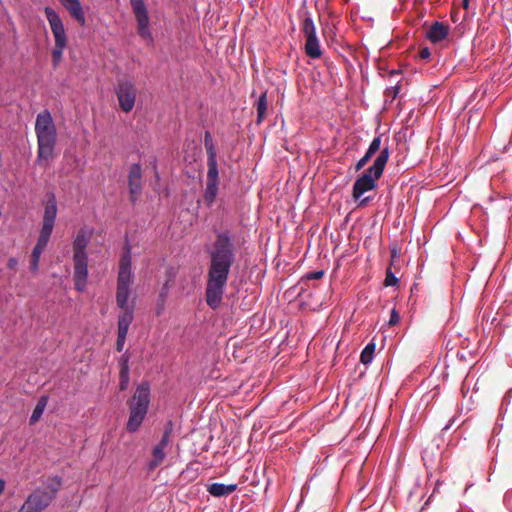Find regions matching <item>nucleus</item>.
Here are the masks:
<instances>
[{
	"label": "nucleus",
	"instance_id": "obj_23",
	"mask_svg": "<svg viewBox=\"0 0 512 512\" xmlns=\"http://www.w3.org/2000/svg\"><path fill=\"white\" fill-rule=\"evenodd\" d=\"M47 402H48V398L46 396H42L38 400L32 414L30 416L29 422L31 425H34L35 423H37L39 421V419L41 418V416L46 408Z\"/></svg>",
	"mask_w": 512,
	"mask_h": 512
},
{
	"label": "nucleus",
	"instance_id": "obj_28",
	"mask_svg": "<svg viewBox=\"0 0 512 512\" xmlns=\"http://www.w3.org/2000/svg\"><path fill=\"white\" fill-rule=\"evenodd\" d=\"M381 146V136H376L370 143L367 153L373 156L377 151L380 150Z\"/></svg>",
	"mask_w": 512,
	"mask_h": 512
},
{
	"label": "nucleus",
	"instance_id": "obj_13",
	"mask_svg": "<svg viewBox=\"0 0 512 512\" xmlns=\"http://www.w3.org/2000/svg\"><path fill=\"white\" fill-rule=\"evenodd\" d=\"M219 186V171L218 167H208L207 170V184L204 190L203 199L208 207H211L215 202L218 194Z\"/></svg>",
	"mask_w": 512,
	"mask_h": 512
},
{
	"label": "nucleus",
	"instance_id": "obj_1",
	"mask_svg": "<svg viewBox=\"0 0 512 512\" xmlns=\"http://www.w3.org/2000/svg\"><path fill=\"white\" fill-rule=\"evenodd\" d=\"M209 266L207 271L205 300L207 305L216 310L220 307L231 267L236 258L234 235L229 230L216 233V238L208 249Z\"/></svg>",
	"mask_w": 512,
	"mask_h": 512
},
{
	"label": "nucleus",
	"instance_id": "obj_10",
	"mask_svg": "<svg viewBox=\"0 0 512 512\" xmlns=\"http://www.w3.org/2000/svg\"><path fill=\"white\" fill-rule=\"evenodd\" d=\"M302 32L306 37L305 53L312 59H318L322 55L320 42L316 35V27L310 16L305 17L302 23Z\"/></svg>",
	"mask_w": 512,
	"mask_h": 512
},
{
	"label": "nucleus",
	"instance_id": "obj_12",
	"mask_svg": "<svg viewBox=\"0 0 512 512\" xmlns=\"http://www.w3.org/2000/svg\"><path fill=\"white\" fill-rule=\"evenodd\" d=\"M131 245L126 243L119 263L117 285L130 286L132 279Z\"/></svg>",
	"mask_w": 512,
	"mask_h": 512
},
{
	"label": "nucleus",
	"instance_id": "obj_34",
	"mask_svg": "<svg viewBox=\"0 0 512 512\" xmlns=\"http://www.w3.org/2000/svg\"><path fill=\"white\" fill-rule=\"evenodd\" d=\"M324 275V271L322 270H319V271H313V272H309L306 274V278L308 280H318V279H321Z\"/></svg>",
	"mask_w": 512,
	"mask_h": 512
},
{
	"label": "nucleus",
	"instance_id": "obj_6",
	"mask_svg": "<svg viewBox=\"0 0 512 512\" xmlns=\"http://www.w3.org/2000/svg\"><path fill=\"white\" fill-rule=\"evenodd\" d=\"M45 15L55 39V47L52 50V62L54 67H56L62 59L63 51L67 45V37L63 22L57 12L51 7H46Z\"/></svg>",
	"mask_w": 512,
	"mask_h": 512
},
{
	"label": "nucleus",
	"instance_id": "obj_19",
	"mask_svg": "<svg viewBox=\"0 0 512 512\" xmlns=\"http://www.w3.org/2000/svg\"><path fill=\"white\" fill-rule=\"evenodd\" d=\"M123 312L118 317V331L128 333L129 327L134 319L133 308L122 309Z\"/></svg>",
	"mask_w": 512,
	"mask_h": 512
},
{
	"label": "nucleus",
	"instance_id": "obj_39",
	"mask_svg": "<svg viewBox=\"0 0 512 512\" xmlns=\"http://www.w3.org/2000/svg\"><path fill=\"white\" fill-rule=\"evenodd\" d=\"M39 261L38 259H33L31 258V261H30V270L32 272H36L38 270V267H39Z\"/></svg>",
	"mask_w": 512,
	"mask_h": 512
},
{
	"label": "nucleus",
	"instance_id": "obj_44",
	"mask_svg": "<svg viewBox=\"0 0 512 512\" xmlns=\"http://www.w3.org/2000/svg\"><path fill=\"white\" fill-rule=\"evenodd\" d=\"M494 443V440H490L489 444L492 445Z\"/></svg>",
	"mask_w": 512,
	"mask_h": 512
},
{
	"label": "nucleus",
	"instance_id": "obj_11",
	"mask_svg": "<svg viewBox=\"0 0 512 512\" xmlns=\"http://www.w3.org/2000/svg\"><path fill=\"white\" fill-rule=\"evenodd\" d=\"M74 285L78 292L86 289L88 278V254H73Z\"/></svg>",
	"mask_w": 512,
	"mask_h": 512
},
{
	"label": "nucleus",
	"instance_id": "obj_31",
	"mask_svg": "<svg viewBox=\"0 0 512 512\" xmlns=\"http://www.w3.org/2000/svg\"><path fill=\"white\" fill-rule=\"evenodd\" d=\"M503 504L508 511L512 512V489H508L504 493Z\"/></svg>",
	"mask_w": 512,
	"mask_h": 512
},
{
	"label": "nucleus",
	"instance_id": "obj_27",
	"mask_svg": "<svg viewBox=\"0 0 512 512\" xmlns=\"http://www.w3.org/2000/svg\"><path fill=\"white\" fill-rule=\"evenodd\" d=\"M267 111L266 94H262L257 101L258 123L262 122Z\"/></svg>",
	"mask_w": 512,
	"mask_h": 512
},
{
	"label": "nucleus",
	"instance_id": "obj_43",
	"mask_svg": "<svg viewBox=\"0 0 512 512\" xmlns=\"http://www.w3.org/2000/svg\"><path fill=\"white\" fill-rule=\"evenodd\" d=\"M367 200H368L367 198L362 199V200H361V202H360V204H364V203H366V201H367Z\"/></svg>",
	"mask_w": 512,
	"mask_h": 512
},
{
	"label": "nucleus",
	"instance_id": "obj_29",
	"mask_svg": "<svg viewBox=\"0 0 512 512\" xmlns=\"http://www.w3.org/2000/svg\"><path fill=\"white\" fill-rule=\"evenodd\" d=\"M127 334L128 333L118 331L116 340V349L118 352H121L123 350Z\"/></svg>",
	"mask_w": 512,
	"mask_h": 512
},
{
	"label": "nucleus",
	"instance_id": "obj_24",
	"mask_svg": "<svg viewBox=\"0 0 512 512\" xmlns=\"http://www.w3.org/2000/svg\"><path fill=\"white\" fill-rule=\"evenodd\" d=\"M165 448L156 445L152 450V459L149 462V468L154 469L159 466L165 458Z\"/></svg>",
	"mask_w": 512,
	"mask_h": 512
},
{
	"label": "nucleus",
	"instance_id": "obj_26",
	"mask_svg": "<svg viewBox=\"0 0 512 512\" xmlns=\"http://www.w3.org/2000/svg\"><path fill=\"white\" fill-rule=\"evenodd\" d=\"M167 295H168V283H166L164 285V287L162 288V290L159 293V296H158V299L156 302V307H155V313L157 316H160L165 310V302L167 299Z\"/></svg>",
	"mask_w": 512,
	"mask_h": 512
},
{
	"label": "nucleus",
	"instance_id": "obj_36",
	"mask_svg": "<svg viewBox=\"0 0 512 512\" xmlns=\"http://www.w3.org/2000/svg\"><path fill=\"white\" fill-rule=\"evenodd\" d=\"M173 429H174L173 422H172L171 420H169V421H167V423L165 424L163 434H167L168 436H170V437H171V434H172V432H173Z\"/></svg>",
	"mask_w": 512,
	"mask_h": 512
},
{
	"label": "nucleus",
	"instance_id": "obj_32",
	"mask_svg": "<svg viewBox=\"0 0 512 512\" xmlns=\"http://www.w3.org/2000/svg\"><path fill=\"white\" fill-rule=\"evenodd\" d=\"M398 283V278L395 276V274L389 269L386 272V278H385V286H394Z\"/></svg>",
	"mask_w": 512,
	"mask_h": 512
},
{
	"label": "nucleus",
	"instance_id": "obj_37",
	"mask_svg": "<svg viewBox=\"0 0 512 512\" xmlns=\"http://www.w3.org/2000/svg\"><path fill=\"white\" fill-rule=\"evenodd\" d=\"M419 56L421 59H429L431 56L430 49L428 47H424L419 51Z\"/></svg>",
	"mask_w": 512,
	"mask_h": 512
},
{
	"label": "nucleus",
	"instance_id": "obj_21",
	"mask_svg": "<svg viewBox=\"0 0 512 512\" xmlns=\"http://www.w3.org/2000/svg\"><path fill=\"white\" fill-rule=\"evenodd\" d=\"M129 295H130V286H124L123 284L117 285L116 302H117V306L120 309L129 308L127 306Z\"/></svg>",
	"mask_w": 512,
	"mask_h": 512
},
{
	"label": "nucleus",
	"instance_id": "obj_40",
	"mask_svg": "<svg viewBox=\"0 0 512 512\" xmlns=\"http://www.w3.org/2000/svg\"><path fill=\"white\" fill-rule=\"evenodd\" d=\"M17 265H18V260L16 258H14V257L9 258V260L7 262V267L9 269H15Z\"/></svg>",
	"mask_w": 512,
	"mask_h": 512
},
{
	"label": "nucleus",
	"instance_id": "obj_7",
	"mask_svg": "<svg viewBox=\"0 0 512 512\" xmlns=\"http://www.w3.org/2000/svg\"><path fill=\"white\" fill-rule=\"evenodd\" d=\"M57 486H52L50 490L42 487L34 489L25 499L18 512H42L44 511L58 492V486L61 484L60 479L56 478Z\"/></svg>",
	"mask_w": 512,
	"mask_h": 512
},
{
	"label": "nucleus",
	"instance_id": "obj_35",
	"mask_svg": "<svg viewBox=\"0 0 512 512\" xmlns=\"http://www.w3.org/2000/svg\"><path fill=\"white\" fill-rule=\"evenodd\" d=\"M400 317L395 309L391 311L389 325H395L399 322Z\"/></svg>",
	"mask_w": 512,
	"mask_h": 512
},
{
	"label": "nucleus",
	"instance_id": "obj_16",
	"mask_svg": "<svg viewBox=\"0 0 512 512\" xmlns=\"http://www.w3.org/2000/svg\"><path fill=\"white\" fill-rule=\"evenodd\" d=\"M449 26L442 22L435 21L426 31V38L433 44L440 43L447 38Z\"/></svg>",
	"mask_w": 512,
	"mask_h": 512
},
{
	"label": "nucleus",
	"instance_id": "obj_38",
	"mask_svg": "<svg viewBox=\"0 0 512 512\" xmlns=\"http://www.w3.org/2000/svg\"><path fill=\"white\" fill-rule=\"evenodd\" d=\"M169 440H170V436H168L167 434H163L160 442L157 445L166 448L169 443Z\"/></svg>",
	"mask_w": 512,
	"mask_h": 512
},
{
	"label": "nucleus",
	"instance_id": "obj_20",
	"mask_svg": "<svg viewBox=\"0 0 512 512\" xmlns=\"http://www.w3.org/2000/svg\"><path fill=\"white\" fill-rule=\"evenodd\" d=\"M204 143L207 151V166L218 167L216 151L209 132L205 133Z\"/></svg>",
	"mask_w": 512,
	"mask_h": 512
},
{
	"label": "nucleus",
	"instance_id": "obj_33",
	"mask_svg": "<svg viewBox=\"0 0 512 512\" xmlns=\"http://www.w3.org/2000/svg\"><path fill=\"white\" fill-rule=\"evenodd\" d=\"M371 158L372 156L366 152L364 156L356 163L355 170H361L369 162Z\"/></svg>",
	"mask_w": 512,
	"mask_h": 512
},
{
	"label": "nucleus",
	"instance_id": "obj_5",
	"mask_svg": "<svg viewBox=\"0 0 512 512\" xmlns=\"http://www.w3.org/2000/svg\"><path fill=\"white\" fill-rule=\"evenodd\" d=\"M57 212L58 208L56 196L54 193H49L45 203L42 227L37 239V243L32 250L31 258L40 260L41 254L47 247L50 240L55 225Z\"/></svg>",
	"mask_w": 512,
	"mask_h": 512
},
{
	"label": "nucleus",
	"instance_id": "obj_17",
	"mask_svg": "<svg viewBox=\"0 0 512 512\" xmlns=\"http://www.w3.org/2000/svg\"><path fill=\"white\" fill-rule=\"evenodd\" d=\"M62 5L69 11L71 16L77 20L80 25H85V15L79 0H60Z\"/></svg>",
	"mask_w": 512,
	"mask_h": 512
},
{
	"label": "nucleus",
	"instance_id": "obj_2",
	"mask_svg": "<svg viewBox=\"0 0 512 512\" xmlns=\"http://www.w3.org/2000/svg\"><path fill=\"white\" fill-rule=\"evenodd\" d=\"M35 133L38 142L37 161H48L52 155L56 144V127L48 110L40 112L36 117Z\"/></svg>",
	"mask_w": 512,
	"mask_h": 512
},
{
	"label": "nucleus",
	"instance_id": "obj_42",
	"mask_svg": "<svg viewBox=\"0 0 512 512\" xmlns=\"http://www.w3.org/2000/svg\"><path fill=\"white\" fill-rule=\"evenodd\" d=\"M464 2V7L467 8L468 7V0H463Z\"/></svg>",
	"mask_w": 512,
	"mask_h": 512
},
{
	"label": "nucleus",
	"instance_id": "obj_18",
	"mask_svg": "<svg viewBox=\"0 0 512 512\" xmlns=\"http://www.w3.org/2000/svg\"><path fill=\"white\" fill-rule=\"evenodd\" d=\"M237 489V484L212 483L208 486V492L214 497H224L233 493Z\"/></svg>",
	"mask_w": 512,
	"mask_h": 512
},
{
	"label": "nucleus",
	"instance_id": "obj_8",
	"mask_svg": "<svg viewBox=\"0 0 512 512\" xmlns=\"http://www.w3.org/2000/svg\"><path fill=\"white\" fill-rule=\"evenodd\" d=\"M130 3L137 21V32L139 36L148 45H152L154 43V38L149 28V16L144 1L130 0Z\"/></svg>",
	"mask_w": 512,
	"mask_h": 512
},
{
	"label": "nucleus",
	"instance_id": "obj_22",
	"mask_svg": "<svg viewBox=\"0 0 512 512\" xmlns=\"http://www.w3.org/2000/svg\"><path fill=\"white\" fill-rule=\"evenodd\" d=\"M129 366H128V357H123L120 363V390H125L129 384Z\"/></svg>",
	"mask_w": 512,
	"mask_h": 512
},
{
	"label": "nucleus",
	"instance_id": "obj_14",
	"mask_svg": "<svg viewBox=\"0 0 512 512\" xmlns=\"http://www.w3.org/2000/svg\"><path fill=\"white\" fill-rule=\"evenodd\" d=\"M128 186L130 193V201L135 203L142 191V168L139 163L131 166L128 175Z\"/></svg>",
	"mask_w": 512,
	"mask_h": 512
},
{
	"label": "nucleus",
	"instance_id": "obj_15",
	"mask_svg": "<svg viewBox=\"0 0 512 512\" xmlns=\"http://www.w3.org/2000/svg\"><path fill=\"white\" fill-rule=\"evenodd\" d=\"M93 229L87 226L80 228L73 241V254H87L86 248L91 240Z\"/></svg>",
	"mask_w": 512,
	"mask_h": 512
},
{
	"label": "nucleus",
	"instance_id": "obj_25",
	"mask_svg": "<svg viewBox=\"0 0 512 512\" xmlns=\"http://www.w3.org/2000/svg\"><path fill=\"white\" fill-rule=\"evenodd\" d=\"M375 349L376 345L374 342H370L364 347L360 355V361L364 365H368L372 362Z\"/></svg>",
	"mask_w": 512,
	"mask_h": 512
},
{
	"label": "nucleus",
	"instance_id": "obj_30",
	"mask_svg": "<svg viewBox=\"0 0 512 512\" xmlns=\"http://www.w3.org/2000/svg\"><path fill=\"white\" fill-rule=\"evenodd\" d=\"M511 398H512V388L509 389L506 394L504 395L503 397V400H502V405H501V408H500V413H505L506 410H507V406L510 404L511 402Z\"/></svg>",
	"mask_w": 512,
	"mask_h": 512
},
{
	"label": "nucleus",
	"instance_id": "obj_3",
	"mask_svg": "<svg viewBox=\"0 0 512 512\" xmlns=\"http://www.w3.org/2000/svg\"><path fill=\"white\" fill-rule=\"evenodd\" d=\"M150 406V385L148 382H142L137 386L133 397L128 401L129 418L126 429L130 433H135L142 425Z\"/></svg>",
	"mask_w": 512,
	"mask_h": 512
},
{
	"label": "nucleus",
	"instance_id": "obj_9",
	"mask_svg": "<svg viewBox=\"0 0 512 512\" xmlns=\"http://www.w3.org/2000/svg\"><path fill=\"white\" fill-rule=\"evenodd\" d=\"M115 94L122 111L129 113L133 110L137 96V88L132 80L119 79L115 87Z\"/></svg>",
	"mask_w": 512,
	"mask_h": 512
},
{
	"label": "nucleus",
	"instance_id": "obj_41",
	"mask_svg": "<svg viewBox=\"0 0 512 512\" xmlns=\"http://www.w3.org/2000/svg\"><path fill=\"white\" fill-rule=\"evenodd\" d=\"M5 487H6V482H5V480H3V479H1V478H0V495L4 492Z\"/></svg>",
	"mask_w": 512,
	"mask_h": 512
},
{
	"label": "nucleus",
	"instance_id": "obj_4",
	"mask_svg": "<svg viewBox=\"0 0 512 512\" xmlns=\"http://www.w3.org/2000/svg\"><path fill=\"white\" fill-rule=\"evenodd\" d=\"M389 147L385 146L374 160L373 164L359 177L353 185V197L358 200L361 196L376 186V180L379 179L389 159Z\"/></svg>",
	"mask_w": 512,
	"mask_h": 512
}]
</instances>
